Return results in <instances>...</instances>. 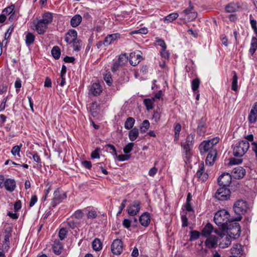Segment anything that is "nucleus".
Here are the masks:
<instances>
[{"label": "nucleus", "mask_w": 257, "mask_h": 257, "mask_svg": "<svg viewBox=\"0 0 257 257\" xmlns=\"http://www.w3.org/2000/svg\"><path fill=\"white\" fill-rule=\"evenodd\" d=\"M231 221L229 212L225 209L218 210L214 216V222L222 231H225L227 225Z\"/></svg>", "instance_id": "obj_1"}, {"label": "nucleus", "mask_w": 257, "mask_h": 257, "mask_svg": "<svg viewBox=\"0 0 257 257\" xmlns=\"http://www.w3.org/2000/svg\"><path fill=\"white\" fill-rule=\"evenodd\" d=\"M248 209V204L246 201L240 199L235 201L233 206L234 213L238 216L234 218L235 221H239L242 218V215L244 214Z\"/></svg>", "instance_id": "obj_2"}, {"label": "nucleus", "mask_w": 257, "mask_h": 257, "mask_svg": "<svg viewBox=\"0 0 257 257\" xmlns=\"http://www.w3.org/2000/svg\"><path fill=\"white\" fill-rule=\"evenodd\" d=\"M219 138H214L210 140L203 141L199 145V149L201 155L210 152L214 149V146L219 142Z\"/></svg>", "instance_id": "obj_3"}, {"label": "nucleus", "mask_w": 257, "mask_h": 257, "mask_svg": "<svg viewBox=\"0 0 257 257\" xmlns=\"http://www.w3.org/2000/svg\"><path fill=\"white\" fill-rule=\"evenodd\" d=\"M249 144L247 141H241L237 142L233 149V154L235 157H241L247 151Z\"/></svg>", "instance_id": "obj_4"}, {"label": "nucleus", "mask_w": 257, "mask_h": 257, "mask_svg": "<svg viewBox=\"0 0 257 257\" xmlns=\"http://www.w3.org/2000/svg\"><path fill=\"white\" fill-rule=\"evenodd\" d=\"M228 236L231 238H236L240 235L241 229L238 223L236 222L234 219H233L228 225L225 229Z\"/></svg>", "instance_id": "obj_5"}, {"label": "nucleus", "mask_w": 257, "mask_h": 257, "mask_svg": "<svg viewBox=\"0 0 257 257\" xmlns=\"http://www.w3.org/2000/svg\"><path fill=\"white\" fill-rule=\"evenodd\" d=\"M188 8L182 11L180 15L182 16L181 19L185 21H191L195 20L197 17V13L194 10V7L192 5L191 2H189Z\"/></svg>", "instance_id": "obj_6"}, {"label": "nucleus", "mask_w": 257, "mask_h": 257, "mask_svg": "<svg viewBox=\"0 0 257 257\" xmlns=\"http://www.w3.org/2000/svg\"><path fill=\"white\" fill-rule=\"evenodd\" d=\"M231 192L226 187H221L216 191L214 197L220 201H225L229 199Z\"/></svg>", "instance_id": "obj_7"}, {"label": "nucleus", "mask_w": 257, "mask_h": 257, "mask_svg": "<svg viewBox=\"0 0 257 257\" xmlns=\"http://www.w3.org/2000/svg\"><path fill=\"white\" fill-rule=\"evenodd\" d=\"M67 197L66 193L63 191L56 190L54 193V197L51 202V205L55 207L58 204L61 203Z\"/></svg>", "instance_id": "obj_8"}, {"label": "nucleus", "mask_w": 257, "mask_h": 257, "mask_svg": "<svg viewBox=\"0 0 257 257\" xmlns=\"http://www.w3.org/2000/svg\"><path fill=\"white\" fill-rule=\"evenodd\" d=\"M232 177L228 173L222 174L218 179V183L220 187H228L231 182Z\"/></svg>", "instance_id": "obj_9"}, {"label": "nucleus", "mask_w": 257, "mask_h": 257, "mask_svg": "<svg viewBox=\"0 0 257 257\" xmlns=\"http://www.w3.org/2000/svg\"><path fill=\"white\" fill-rule=\"evenodd\" d=\"M141 209V202L139 201L135 200L127 206V213L132 216L137 215Z\"/></svg>", "instance_id": "obj_10"}, {"label": "nucleus", "mask_w": 257, "mask_h": 257, "mask_svg": "<svg viewBox=\"0 0 257 257\" xmlns=\"http://www.w3.org/2000/svg\"><path fill=\"white\" fill-rule=\"evenodd\" d=\"M122 242L120 239H116L111 245V250L113 254H120L122 251Z\"/></svg>", "instance_id": "obj_11"}, {"label": "nucleus", "mask_w": 257, "mask_h": 257, "mask_svg": "<svg viewBox=\"0 0 257 257\" xmlns=\"http://www.w3.org/2000/svg\"><path fill=\"white\" fill-rule=\"evenodd\" d=\"M34 24L35 26V29L39 34H44L48 29V25L40 20L37 22L34 21Z\"/></svg>", "instance_id": "obj_12"}, {"label": "nucleus", "mask_w": 257, "mask_h": 257, "mask_svg": "<svg viewBox=\"0 0 257 257\" xmlns=\"http://www.w3.org/2000/svg\"><path fill=\"white\" fill-rule=\"evenodd\" d=\"M142 60L139 51L132 52L130 54V63L132 66L137 65Z\"/></svg>", "instance_id": "obj_13"}, {"label": "nucleus", "mask_w": 257, "mask_h": 257, "mask_svg": "<svg viewBox=\"0 0 257 257\" xmlns=\"http://www.w3.org/2000/svg\"><path fill=\"white\" fill-rule=\"evenodd\" d=\"M76 39H77V33L76 30H70L66 34L65 41L67 44H72Z\"/></svg>", "instance_id": "obj_14"}, {"label": "nucleus", "mask_w": 257, "mask_h": 257, "mask_svg": "<svg viewBox=\"0 0 257 257\" xmlns=\"http://www.w3.org/2000/svg\"><path fill=\"white\" fill-rule=\"evenodd\" d=\"M219 247L221 248H225L228 247L231 243V237L224 234L220 235Z\"/></svg>", "instance_id": "obj_15"}, {"label": "nucleus", "mask_w": 257, "mask_h": 257, "mask_svg": "<svg viewBox=\"0 0 257 257\" xmlns=\"http://www.w3.org/2000/svg\"><path fill=\"white\" fill-rule=\"evenodd\" d=\"M245 174V170L241 167H237L233 169L232 175L235 179H239L244 177Z\"/></svg>", "instance_id": "obj_16"}, {"label": "nucleus", "mask_w": 257, "mask_h": 257, "mask_svg": "<svg viewBox=\"0 0 257 257\" xmlns=\"http://www.w3.org/2000/svg\"><path fill=\"white\" fill-rule=\"evenodd\" d=\"M120 38V34L118 33L108 35L104 39L103 44L105 46H108L114 41Z\"/></svg>", "instance_id": "obj_17"}, {"label": "nucleus", "mask_w": 257, "mask_h": 257, "mask_svg": "<svg viewBox=\"0 0 257 257\" xmlns=\"http://www.w3.org/2000/svg\"><path fill=\"white\" fill-rule=\"evenodd\" d=\"M3 186L8 191L12 192L15 189L16 183L14 179H7L5 181Z\"/></svg>", "instance_id": "obj_18"}, {"label": "nucleus", "mask_w": 257, "mask_h": 257, "mask_svg": "<svg viewBox=\"0 0 257 257\" xmlns=\"http://www.w3.org/2000/svg\"><path fill=\"white\" fill-rule=\"evenodd\" d=\"M206 119L205 118H201L198 124L197 128L198 134L200 135H203L206 132Z\"/></svg>", "instance_id": "obj_19"}, {"label": "nucleus", "mask_w": 257, "mask_h": 257, "mask_svg": "<svg viewBox=\"0 0 257 257\" xmlns=\"http://www.w3.org/2000/svg\"><path fill=\"white\" fill-rule=\"evenodd\" d=\"M232 256L236 257H240L241 255L243 253V250L242 246L239 244H236L234 245L230 249Z\"/></svg>", "instance_id": "obj_20"}, {"label": "nucleus", "mask_w": 257, "mask_h": 257, "mask_svg": "<svg viewBox=\"0 0 257 257\" xmlns=\"http://www.w3.org/2000/svg\"><path fill=\"white\" fill-rule=\"evenodd\" d=\"M217 156L216 150H212L208 153L206 159V164L212 166L216 159Z\"/></svg>", "instance_id": "obj_21"}, {"label": "nucleus", "mask_w": 257, "mask_h": 257, "mask_svg": "<svg viewBox=\"0 0 257 257\" xmlns=\"http://www.w3.org/2000/svg\"><path fill=\"white\" fill-rule=\"evenodd\" d=\"M139 221L142 225L148 226L150 223V215L148 212H144L139 218Z\"/></svg>", "instance_id": "obj_22"}, {"label": "nucleus", "mask_w": 257, "mask_h": 257, "mask_svg": "<svg viewBox=\"0 0 257 257\" xmlns=\"http://www.w3.org/2000/svg\"><path fill=\"white\" fill-rule=\"evenodd\" d=\"M90 92L94 96H98L100 95L102 92V88L98 83H94L91 86Z\"/></svg>", "instance_id": "obj_23"}, {"label": "nucleus", "mask_w": 257, "mask_h": 257, "mask_svg": "<svg viewBox=\"0 0 257 257\" xmlns=\"http://www.w3.org/2000/svg\"><path fill=\"white\" fill-rule=\"evenodd\" d=\"M196 177L198 179L199 181L204 182L208 178V175L206 173L204 172V167H201L197 172L196 174Z\"/></svg>", "instance_id": "obj_24"}, {"label": "nucleus", "mask_w": 257, "mask_h": 257, "mask_svg": "<svg viewBox=\"0 0 257 257\" xmlns=\"http://www.w3.org/2000/svg\"><path fill=\"white\" fill-rule=\"evenodd\" d=\"M218 239L214 235H210L206 240L205 243L208 248H212L217 243Z\"/></svg>", "instance_id": "obj_25"}, {"label": "nucleus", "mask_w": 257, "mask_h": 257, "mask_svg": "<svg viewBox=\"0 0 257 257\" xmlns=\"http://www.w3.org/2000/svg\"><path fill=\"white\" fill-rule=\"evenodd\" d=\"M41 21L45 23L48 25L51 23L53 20L52 14L50 12H45L42 16Z\"/></svg>", "instance_id": "obj_26"}, {"label": "nucleus", "mask_w": 257, "mask_h": 257, "mask_svg": "<svg viewBox=\"0 0 257 257\" xmlns=\"http://www.w3.org/2000/svg\"><path fill=\"white\" fill-rule=\"evenodd\" d=\"M62 244L59 240H55L54 241L53 248L56 254L59 255L62 252Z\"/></svg>", "instance_id": "obj_27"}, {"label": "nucleus", "mask_w": 257, "mask_h": 257, "mask_svg": "<svg viewBox=\"0 0 257 257\" xmlns=\"http://www.w3.org/2000/svg\"><path fill=\"white\" fill-rule=\"evenodd\" d=\"M213 229V227L212 225L210 223H207L202 230V235H203L205 237H208L212 232Z\"/></svg>", "instance_id": "obj_28"}, {"label": "nucleus", "mask_w": 257, "mask_h": 257, "mask_svg": "<svg viewBox=\"0 0 257 257\" xmlns=\"http://www.w3.org/2000/svg\"><path fill=\"white\" fill-rule=\"evenodd\" d=\"M82 21V17L79 15H76L73 16L70 21V24L72 27H77Z\"/></svg>", "instance_id": "obj_29"}, {"label": "nucleus", "mask_w": 257, "mask_h": 257, "mask_svg": "<svg viewBox=\"0 0 257 257\" xmlns=\"http://www.w3.org/2000/svg\"><path fill=\"white\" fill-rule=\"evenodd\" d=\"M182 146L183 148V150L185 153L187 159H188L190 156V151L193 147V145L190 143L185 142L182 144Z\"/></svg>", "instance_id": "obj_30"}, {"label": "nucleus", "mask_w": 257, "mask_h": 257, "mask_svg": "<svg viewBox=\"0 0 257 257\" xmlns=\"http://www.w3.org/2000/svg\"><path fill=\"white\" fill-rule=\"evenodd\" d=\"M92 247L95 251H99L102 248V242L97 238H95L92 242Z\"/></svg>", "instance_id": "obj_31"}, {"label": "nucleus", "mask_w": 257, "mask_h": 257, "mask_svg": "<svg viewBox=\"0 0 257 257\" xmlns=\"http://www.w3.org/2000/svg\"><path fill=\"white\" fill-rule=\"evenodd\" d=\"M139 136V130L137 128H132L129 132L128 137L131 141H134Z\"/></svg>", "instance_id": "obj_32"}, {"label": "nucleus", "mask_w": 257, "mask_h": 257, "mask_svg": "<svg viewBox=\"0 0 257 257\" xmlns=\"http://www.w3.org/2000/svg\"><path fill=\"white\" fill-rule=\"evenodd\" d=\"M35 39L34 35L30 32L28 33L26 36V44L27 46H29L34 43Z\"/></svg>", "instance_id": "obj_33"}, {"label": "nucleus", "mask_w": 257, "mask_h": 257, "mask_svg": "<svg viewBox=\"0 0 257 257\" xmlns=\"http://www.w3.org/2000/svg\"><path fill=\"white\" fill-rule=\"evenodd\" d=\"M178 16L179 15L177 13L170 14L164 18V22L166 23H171L177 19Z\"/></svg>", "instance_id": "obj_34"}, {"label": "nucleus", "mask_w": 257, "mask_h": 257, "mask_svg": "<svg viewBox=\"0 0 257 257\" xmlns=\"http://www.w3.org/2000/svg\"><path fill=\"white\" fill-rule=\"evenodd\" d=\"M135 119L134 118L132 117H128L124 123L125 128L127 130H130L132 128L135 123Z\"/></svg>", "instance_id": "obj_35"}, {"label": "nucleus", "mask_w": 257, "mask_h": 257, "mask_svg": "<svg viewBox=\"0 0 257 257\" xmlns=\"http://www.w3.org/2000/svg\"><path fill=\"white\" fill-rule=\"evenodd\" d=\"M238 6L235 3H231L226 6L225 9L227 13H233L236 11Z\"/></svg>", "instance_id": "obj_36"}, {"label": "nucleus", "mask_w": 257, "mask_h": 257, "mask_svg": "<svg viewBox=\"0 0 257 257\" xmlns=\"http://www.w3.org/2000/svg\"><path fill=\"white\" fill-rule=\"evenodd\" d=\"M233 77L232 81L231 84V89L234 91H236L237 90V79L238 77L237 76V74L235 71H233Z\"/></svg>", "instance_id": "obj_37"}, {"label": "nucleus", "mask_w": 257, "mask_h": 257, "mask_svg": "<svg viewBox=\"0 0 257 257\" xmlns=\"http://www.w3.org/2000/svg\"><path fill=\"white\" fill-rule=\"evenodd\" d=\"M257 49V39L255 37H253L251 39L250 44V48L249 52L251 55H253Z\"/></svg>", "instance_id": "obj_38"}, {"label": "nucleus", "mask_w": 257, "mask_h": 257, "mask_svg": "<svg viewBox=\"0 0 257 257\" xmlns=\"http://www.w3.org/2000/svg\"><path fill=\"white\" fill-rule=\"evenodd\" d=\"M51 53L55 59H58L61 55V51L59 47L54 46L51 50Z\"/></svg>", "instance_id": "obj_39"}, {"label": "nucleus", "mask_w": 257, "mask_h": 257, "mask_svg": "<svg viewBox=\"0 0 257 257\" xmlns=\"http://www.w3.org/2000/svg\"><path fill=\"white\" fill-rule=\"evenodd\" d=\"M22 144H21L19 145H17L14 146L11 150V153L14 156H18L19 157H20V152L21 151V149L22 147Z\"/></svg>", "instance_id": "obj_40"}, {"label": "nucleus", "mask_w": 257, "mask_h": 257, "mask_svg": "<svg viewBox=\"0 0 257 257\" xmlns=\"http://www.w3.org/2000/svg\"><path fill=\"white\" fill-rule=\"evenodd\" d=\"M150 127V122L148 120H145L141 125L140 129L142 133L146 132Z\"/></svg>", "instance_id": "obj_41"}, {"label": "nucleus", "mask_w": 257, "mask_h": 257, "mask_svg": "<svg viewBox=\"0 0 257 257\" xmlns=\"http://www.w3.org/2000/svg\"><path fill=\"white\" fill-rule=\"evenodd\" d=\"M154 101L153 99H145L144 100V103L146 106L147 109L149 110L153 108V102Z\"/></svg>", "instance_id": "obj_42"}, {"label": "nucleus", "mask_w": 257, "mask_h": 257, "mask_svg": "<svg viewBox=\"0 0 257 257\" xmlns=\"http://www.w3.org/2000/svg\"><path fill=\"white\" fill-rule=\"evenodd\" d=\"M181 130V125L180 123H177L174 127L175 141L179 139V134Z\"/></svg>", "instance_id": "obj_43"}, {"label": "nucleus", "mask_w": 257, "mask_h": 257, "mask_svg": "<svg viewBox=\"0 0 257 257\" xmlns=\"http://www.w3.org/2000/svg\"><path fill=\"white\" fill-rule=\"evenodd\" d=\"M200 80L198 78H196L192 81L191 86L192 90L195 92L197 90L199 86Z\"/></svg>", "instance_id": "obj_44"}, {"label": "nucleus", "mask_w": 257, "mask_h": 257, "mask_svg": "<svg viewBox=\"0 0 257 257\" xmlns=\"http://www.w3.org/2000/svg\"><path fill=\"white\" fill-rule=\"evenodd\" d=\"M190 236V240L192 241L198 239L200 236V232L196 230L191 231Z\"/></svg>", "instance_id": "obj_45"}, {"label": "nucleus", "mask_w": 257, "mask_h": 257, "mask_svg": "<svg viewBox=\"0 0 257 257\" xmlns=\"http://www.w3.org/2000/svg\"><path fill=\"white\" fill-rule=\"evenodd\" d=\"M134 146V144L133 143H130L126 145L123 149V152L127 154L130 153Z\"/></svg>", "instance_id": "obj_46"}, {"label": "nucleus", "mask_w": 257, "mask_h": 257, "mask_svg": "<svg viewBox=\"0 0 257 257\" xmlns=\"http://www.w3.org/2000/svg\"><path fill=\"white\" fill-rule=\"evenodd\" d=\"M249 18H250V23L251 26L257 36L256 21V20L252 19V15H251L249 16Z\"/></svg>", "instance_id": "obj_47"}, {"label": "nucleus", "mask_w": 257, "mask_h": 257, "mask_svg": "<svg viewBox=\"0 0 257 257\" xmlns=\"http://www.w3.org/2000/svg\"><path fill=\"white\" fill-rule=\"evenodd\" d=\"M80 42L81 41L77 39L76 40V41L75 40L72 43L73 44V49L75 51L78 52L80 51L81 48Z\"/></svg>", "instance_id": "obj_48"}, {"label": "nucleus", "mask_w": 257, "mask_h": 257, "mask_svg": "<svg viewBox=\"0 0 257 257\" xmlns=\"http://www.w3.org/2000/svg\"><path fill=\"white\" fill-rule=\"evenodd\" d=\"M15 9V5H12L9 7H8L7 8H5L3 11V13L5 14V15H10L11 14L13 13Z\"/></svg>", "instance_id": "obj_49"}, {"label": "nucleus", "mask_w": 257, "mask_h": 257, "mask_svg": "<svg viewBox=\"0 0 257 257\" xmlns=\"http://www.w3.org/2000/svg\"><path fill=\"white\" fill-rule=\"evenodd\" d=\"M104 80L108 86L112 84V79L110 74H105L104 75Z\"/></svg>", "instance_id": "obj_50"}, {"label": "nucleus", "mask_w": 257, "mask_h": 257, "mask_svg": "<svg viewBox=\"0 0 257 257\" xmlns=\"http://www.w3.org/2000/svg\"><path fill=\"white\" fill-rule=\"evenodd\" d=\"M67 233V231L65 228H62L60 229L59 232V237L61 240H63L66 237Z\"/></svg>", "instance_id": "obj_51"}, {"label": "nucleus", "mask_w": 257, "mask_h": 257, "mask_svg": "<svg viewBox=\"0 0 257 257\" xmlns=\"http://www.w3.org/2000/svg\"><path fill=\"white\" fill-rule=\"evenodd\" d=\"M116 156L117 157L119 161L122 162L125 160H128L131 157V155H127V154H125V155H119Z\"/></svg>", "instance_id": "obj_52"}, {"label": "nucleus", "mask_w": 257, "mask_h": 257, "mask_svg": "<svg viewBox=\"0 0 257 257\" xmlns=\"http://www.w3.org/2000/svg\"><path fill=\"white\" fill-rule=\"evenodd\" d=\"M100 149L97 148L94 151H93L91 154V157L92 159H99L100 157L99 153Z\"/></svg>", "instance_id": "obj_53"}, {"label": "nucleus", "mask_w": 257, "mask_h": 257, "mask_svg": "<svg viewBox=\"0 0 257 257\" xmlns=\"http://www.w3.org/2000/svg\"><path fill=\"white\" fill-rule=\"evenodd\" d=\"M257 115L251 113H249L248 117L249 122L250 123H254L256 121Z\"/></svg>", "instance_id": "obj_54"}, {"label": "nucleus", "mask_w": 257, "mask_h": 257, "mask_svg": "<svg viewBox=\"0 0 257 257\" xmlns=\"http://www.w3.org/2000/svg\"><path fill=\"white\" fill-rule=\"evenodd\" d=\"M160 53L162 57L164 58L165 60H168L170 57V53L166 49H162Z\"/></svg>", "instance_id": "obj_55"}, {"label": "nucleus", "mask_w": 257, "mask_h": 257, "mask_svg": "<svg viewBox=\"0 0 257 257\" xmlns=\"http://www.w3.org/2000/svg\"><path fill=\"white\" fill-rule=\"evenodd\" d=\"M97 216V214L95 210L89 211L87 215V217L89 219H94Z\"/></svg>", "instance_id": "obj_56"}, {"label": "nucleus", "mask_w": 257, "mask_h": 257, "mask_svg": "<svg viewBox=\"0 0 257 257\" xmlns=\"http://www.w3.org/2000/svg\"><path fill=\"white\" fill-rule=\"evenodd\" d=\"M242 162V160L241 159L232 158L230 159L229 164L230 165H238L241 164Z\"/></svg>", "instance_id": "obj_57"}, {"label": "nucleus", "mask_w": 257, "mask_h": 257, "mask_svg": "<svg viewBox=\"0 0 257 257\" xmlns=\"http://www.w3.org/2000/svg\"><path fill=\"white\" fill-rule=\"evenodd\" d=\"M195 136V134H190L187 137L186 141L185 142H187L188 143H190V144L193 145Z\"/></svg>", "instance_id": "obj_58"}, {"label": "nucleus", "mask_w": 257, "mask_h": 257, "mask_svg": "<svg viewBox=\"0 0 257 257\" xmlns=\"http://www.w3.org/2000/svg\"><path fill=\"white\" fill-rule=\"evenodd\" d=\"M127 202V200L126 199H123L119 207V211L117 213V216L119 215V214H120V213H121L122 211L123 210V209L125 208V205H126V203Z\"/></svg>", "instance_id": "obj_59"}, {"label": "nucleus", "mask_w": 257, "mask_h": 257, "mask_svg": "<svg viewBox=\"0 0 257 257\" xmlns=\"http://www.w3.org/2000/svg\"><path fill=\"white\" fill-rule=\"evenodd\" d=\"M147 33H148V30L146 28H141L138 30H135V31H132L131 32V34H135L140 33L142 34H146Z\"/></svg>", "instance_id": "obj_60"}, {"label": "nucleus", "mask_w": 257, "mask_h": 257, "mask_svg": "<svg viewBox=\"0 0 257 257\" xmlns=\"http://www.w3.org/2000/svg\"><path fill=\"white\" fill-rule=\"evenodd\" d=\"M102 165H103V163H99L95 164V165L96 166V167L97 168H99L101 170V171L103 174H104V175H107L108 172L106 169H105L104 168Z\"/></svg>", "instance_id": "obj_61"}, {"label": "nucleus", "mask_w": 257, "mask_h": 257, "mask_svg": "<svg viewBox=\"0 0 257 257\" xmlns=\"http://www.w3.org/2000/svg\"><path fill=\"white\" fill-rule=\"evenodd\" d=\"M14 27L13 26H11L9 28L7 31L5 33V39H8L10 37L12 33L13 32V31L14 30Z\"/></svg>", "instance_id": "obj_62"}, {"label": "nucleus", "mask_w": 257, "mask_h": 257, "mask_svg": "<svg viewBox=\"0 0 257 257\" xmlns=\"http://www.w3.org/2000/svg\"><path fill=\"white\" fill-rule=\"evenodd\" d=\"M117 61L119 62L121 65L124 63V61L126 62L127 57H126V54L120 55Z\"/></svg>", "instance_id": "obj_63"}, {"label": "nucleus", "mask_w": 257, "mask_h": 257, "mask_svg": "<svg viewBox=\"0 0 257 257\" xmlns=\"http://www.w3.org/2000/svg\"><path fill=\"white\" fill-rule=\"evenodd\" d=\"M22 207L21 201L20 200L17 201L14 204L15 212L18 211Z\"/></svg>", "instance_id": "obj_64"}]
</instances>
